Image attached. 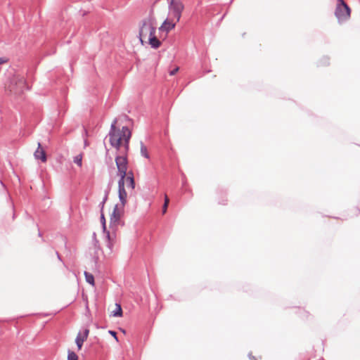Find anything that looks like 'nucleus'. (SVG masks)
Returning a JSON list of instances; mask_svg holds the SVG:
<instances>
[{
  "instance_id": "nucleus-5",
  "label": "nucleus",
  "mask_w": 360,
  "mask_h": 360,
  "mask_svg": "<svg viewBox=\"0 0 360 360\" xmlns=\"http://www.w3.org/2000/svg\"><path fill=\"white\" fill-rule=\"evenodd\" d=\"M350 8L344 0H338L335 15L339 22L347 20L350 17Z\"/></svg>"
},
{
  "instance_id": "nucleus-19",
  "label": "nucleus",
  "mask_w": 360,
  "mask_h": 360,
  "mask_svg": "<svg viewBox=\"0 0 360 360\" xmlns=\"http://www.w3.org/2000/svg\"><path fill=\"white\" fill-rule=\"evenodd\" d=\"M108 191H106L104 198H103L102 202L99 205V206L101 207V212L103 211L104 205L108 200Z\"/></svg>"
},
{
  "instance_id": "nucleus-4",
  "label": "nucleus",
  "mask_w": 360,
  "mask_h": 360,
  "mask_svg": "<svg viewBox=\"0 0 360 360\" xmlns=\"http://www.w3.org/2000/svg\"><path fill=\"white\" fill-rule=\"evenodd\" d=\"M10 91L15 94H20L25 90L29 89V86L23 76L15 75L11 82L8 86Z\"/></svg>"
},
{
  "instance_id": "nucleus-10",
  "label": "nucleus",
  "mask_w": 360,
  "mask_h": 360,
  "mask_svg": "<svg viewBox=\"0 0 360 360\" xmlns=\"http://www.w3.org/2000/svg\"><path fill=\"white\" fill-rule=\"evenodd\" d=\"M146 39H148L150 45L153 49H158L161 44L160 40L155 37V34L148 36Z\"/></svg>"
},
{
  "instance_id": "nucleus-16",
  "label": "nucleus",
  "mask_w": 360,
  "mask_h": 360,
  "mask_svg": "<svg viewBox=\"0 0 360 360\" xmlns=\"http://www.w3.org/2000/svg\"><path fill=\"white\" fill-rule=\"evenodd\" d=\"M74 162L79 167H82V155L81 154L76 155L74 158Z\"/></svg>"
},
{
  "instance_id": "nucleus-12",
  "label": "nucleus",
  "mask_w": 360,
  "mask_h": 360,
  "mask_svg": "<svg viewBox=\"0 0 360 360\" xmlns=\"http://www.w3.org/2000/svg\"><path fill=\"white\" fill-rule=\"evenodd\" d=\"M126 183L127 186L131 188V189H134L135 188V181L134 178L131 176H127L124 179V184Z\"/></svg>"
},
{
  "instance_id": "nucleus-26",
  "label": "nucleus",
  "mask_w": 360,
  "mask_h": 360,
  "mask_svg": "<svg viewBox=\"0 0 360 360\" xmlns=\"http://www.w3.org/2000/svg\"><path fill=\"white\" fill-rule=\"evenodd\" d=\"M56 255H57L58 259L61 261V257L58 252H56Z\"/></svg>"
},
{
  "instance_id": "nucleus-2",
  "label": "nucleus",
  "mask_w": 360,
  "mask_h": 360,
  "mask_svg": "<svg viewBox=\"0 0 360 360\" xmlns=\"http://www.w3.org/2000/svg\"><path fill=\"white\" fill-rule=\"evenodd\" d=\"M155 31L156 28L153 26L152 20L150 18L143 19L140 25L139 32V37L141 44L143 43L144 39L155 34Z\"/></svg>"
},
{
  "instance_id": "nucleus-23",
  "label": "nucleus",
  "mask_w": 360,
  "mask_h": 360,
  "mask_svg": "<svg viewBox=\"0 0 360 360\" xmlns=\"http://www.w3.org/2000/svg\"><path fill=\"white\" fill-rule=\"evenodd\" d=\"M127 176H131V177H134V174H133V172H132L131 171H129V172H127V175H126L125 178H126Z\"/></svg>"
},
{
  "instance_id": "nucleus-3",
  "label": "nucleus",
  "mask_w": 360,
  "mask_h": 360,
  "mask_svg": "<svg viewBox=\"0 0 360 360\" xmlns=\"http://www.w3.org/2000/svg\"><path fill=\"white\" fill-rule=\"evenodd\" d=\"M169 15L175 19L176 22H179L182 12L184 9V5L181 0H167Z\"/></svg>"
},
{
  "instance_id": "nucleus-25",
  "label": "nucleus",
  "mask_w": 360,
  "mask_h": 360,
  "mask_svg": "<svg viewBox=\"0 0 360 360\" xmlns=\"http://www.w3.org/2000/svg\"><path fill=\"white\" fill-rule=\"evenodd\" d=\"M249 356H250V359L251 360H257V359H256V358H255V356H251V355L250 354V355H249Z\"/></svg>"
},
{
  "instance_id": "nucleus-21",
  "label": "nucleus",
  "mask_w": 360,
  "mask_h": 360,
  "mask_svg": "<svg viewBox=\"0 0 360 360\" xmlns=\"http://www.w3.org/2000/svg\"><path fill=\"white\" fill-rule=\"evenodd\" d=\"M7 61H8V59L6 58H5V57L0 58V65L6 63H7Z\"/></svg>"
},
{
  "instance_id": "nucleus-7",
  "label": "nucleus",
  "mask_w": 360,
  "mask_h": 360,
  "mask_svg": "<svg viewBox=\"0 0 360 360\" xmlns=\"http://www.w3.org/2000/svg\"><path fill=\"white\" fill-rule=\"evenodd\" d=\"M176 22L175 21V19L169 16L163 22L162 25L160 27V32H165L166 34H167L170 30L174 28Z\"/></svg>"
},
{
  "instance_id": "nucleus-17",
  "label": "nucleus",
  "mask_w": 360,
  "mask_h": 360,
  "mask_svg": "<svg viewBox=\"0 0 360 360\" xmlns=\"http://www.w3.org/2000/svg\"><path fill=\"white\" fill-rule=\"evenodd\" d=\"M68 360H78V356L75 352L68 351Z\"/></svg>"
},
{
  "instance_id": "nucleus-27",
  "label": "nucleus",
  "mask_w": 360,
  "mask_h": 360,
  "mask_svg": "<svg viewBox=\"0 0 360 360\" xmlns=\"http://www.w3.org/2000/svg\"><path fill=\"white\" fill-rule=\"evenodd\" d=\"M325 60H326V61H325L324 64H328V58H325Z\"/></svg>"
},
{
  "instance_id": "nucleus-11",
  "label": "nucleus",
  "mask_w": 360,
  "mask_h": 360,
  "mask_svg": "<svg viewBox=\"0 0 360 360\" xmlns=\"http://www.w3.org/2000/svg\"><path fill=\"white\" fill-rule=\"evenodd\" d=\"M101 225H102V228H103V232H106V237L108 238V239H110V232L109 231H106V224H105V216H104V214H103V211L101 212Z\"/></svg>"
},
{
  "instance_id": "nucleus-9",
  "label": "nucleus",
  "mask_w": 360,
  "mask_h": 360,
  "mask_svg": "<svg viewBox=\"0 0 360 360\" xmlns=\"http://www.w3.org/2000/svg\"><path fill=\"white\" fill-rule=\"evenodd\" d=\"M34 157L37 160H40L44 162L46 161V155L44 150L41 147L40 143H38V148L34 152Z\"/></svg>"
},
{
  "instance_id": "nucleus-22",
  "label": "nucleus",
  "mask_w": 360,
  "mask_h": 360,
  "mask_svg": "<svg viewBox=\"0 0 360 360\" xmlns=\"http://www.w3.org/2000/svg\"><path fill=\"white\" fill-rule=\"evenodd\" d=\"M179 70V67L175 68L174 70L169 72L170 75H174Z\"/></svg>"
},
{
  "instance_id": "nucleus-8",
  "label": "nucleus",
  "mask_w": 360,
  "mask_h": 360,
  "mask_svg": "<svg viewBox=\"0 0 360 360\" xmlns=\"http://www.w3.org/2000/svg\"><path fill=\"white\" fill-rule=\"evenodd\" d=\"M89 333L88 328H84L83 332L79 331L76 337L75 342L79 349L82 347L84 342L87 339Z\"/></svg>"
},
{
  "instance_id": "nucleus-14",
  "label": "nucleus",
  "mask_w": 360,
  "mask_h": 360,
  "mask_svg": "<svg viewBox=\"0 0 360 360\" xmlns=\"http://www.w3.org/2000/svg\"><path fill=\"white\" fill-rule=\"evenodd\" d=\"M84 276L86 281L94 286L95 285L94 276L87 271H84Z\"/></svg>"
},
{
  "instance_id": "nucleus-1",
  "label": "nucleus",
  "mask_w": 360,
  "mask_h": 360,
  "mask_svg": "<svg viewBox=\"0 0 360 360\" xmlns=\"http://www.w3.org/2000/svg\"><path fill=\"white\" fill-rule=\"evenodd\" d=\"M117 119L115 118L111 124L109 131V141L110 145L117 150H120L121 141L124 142V151L122 155L115 157V163L117 168V175L120 176L118 181V197L121 202V207H124L127 202V192L124 189V179L127 175V165L128 164L127 153L129 148V140L131 136V131L127 127H122L121 129L116 128Z\"/></svg>"
},
{
  "instance_id": "nucleus-18",
  "label": "nucleus",
  "mask_w": 360,
  "mask_h": 360,
  "mask_svg": "<svg viewBox=\"0 0 360 360\" xmlns=\"http://www.w3.org/2000/svg\"><path fill=\"white\" fill-rule=\"evenodd\" d=\"M92 241H93V245H94L95 249H99V242L96 238V233H93Z\"/></svg>"
},
{
  "instance_id": "nucleus-20",
  "label": "nucleus",
  "mask_w": 360,
  "mask_h": 360,
  "mask_svg": "<svg viewBox=\"0 0 360 360\" xmlns=\"http://www.w3.org/2000/svg\"><path fill=\"white\" fill-rule=\"evenodd\" d=\"M169 202V200L168 197L167 195H165V203H164L163 207H162V214H165L166 213Z\"/></svg>"
},
{
  "instance_id": "nucleus-6",
  "label": "nucleus",
  "mask_w": 360,
  "mask_h": 360,
  "mask_svg": "<svg viewBox=\"0 0 360 360\" xmlns=\"http://www.w3.org/2000/svg\"><path fill=\"white\" fill-rule=\"evenodd\" d=\"M123 207H119L116 205L113 209L112 213L110 215V224L111 226H115L120 223V219Z\"/></svg>"
},
{
  "instance_id": "nucleus-24",
  "label": "nucleus",
  "mask_w": 360,
  "mask_h": 360,
  "mask_svg": "<svg viewBox=\"0 0 360 360\" xmlns=\"http://www.w3.org/2000/svg\"><path fill=\"white\" fill-rule=\"evenodd\" d=\"M109 333L117 339V333L115 331L109 330Z\"/></svg>"
},
{
  "instance_id": "nucleus-28",
  "label": "nucleus",
  "mask_w": 360,
  "mask_h": 360,
  "mask_svg": "<svg viewBox=\"0 0 360 360\" xmlns=\"http://www.w3.org/2000/svg\"><path fill=\"white\" fill-rule=\"evenodd\" d=\"M108 246L109 248H110V243H108Z\"/></svg>"
},
{
  "instance_id": "nucleus-13",
  "label": "nucleus",
  "mask_w": 360,
  "mask_h": 360,
  "mask_svg": "<svg viewBox=\"0 0 360 360\" xmlns=\"http://www.w3.org/2000/svg\"><path fill=\"white\" fill-rule=\"evenodd\" d=\"M112 316H122V307L120 304H115V309L112 311Z\"/></svg>"
},
{
  "instance_id": "nucleus-15",
  "label": "nucleus",
  "mask_w": 360,
  "mask_h": 360,
  "mask_svg": "<svg viewBox=\"0 0 360 360\" xmlns=\"http://www.w3.org/2000/svg\"><path fill=\"white\" fill-rule=\"evenodd\" d=\"M141 154L143 157L148 159L149 158V154L148 153V150L146 146L143 144V142H141Z\"/></svg>"
}]
</instances>
